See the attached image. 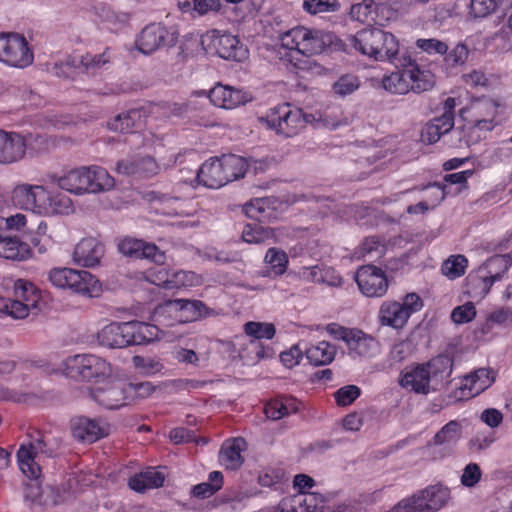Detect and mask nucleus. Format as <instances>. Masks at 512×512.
Here are the masks:
<instances>
[{
	"label": "nucleus",
	"mask_w": 512,
	"mask_h": 512,
	"mask_svg": "<svg viewBox=\"0 0 512 512\" xmlns=\"http://www.w3.org/2000/svg\"><path fill=\"white\" fill-rule=\"evenodd\" d=\"M89 180L90 193L93 194L107 192L115 187L114 178L101 166H89Z\"/></svg>",
	"instance_id": "4c0bfd02"
},
{
	"label": "nucleus",
	"mask_w": 512,
	"mask_h": 512,
	"mask_svg": "<svg viewBox=\"0 0 512 512\" xmlns=\"http://www.w3.org/2000/svg\"><path fill=\"white\" fill-rule=\"evenodd\" d=\"M197 184L207 188L218 189L226 185L223 168L218 157L205 161L197 171Z\"/></svg>",
	"instance_id": "cd10ccee"
},
{
	"label": "nucleus",
	"mask_w": 512,
	"mask_h": 512,
	"mask_svg": "<svg viewBox=\"0 0 512 512\" xmlns=\"http://www.w3.org/2000/svg\"><path fill=\"white\" fill-rule=\"evenodd\" d=\"M282 48L302 56L322 53L332 43L333 35L319 29L297 26L278 36Z\"/></svg>",
	"instance_id": "f03ea898"
},
{
	"label": "nucleus",
	"mask_w": 512,
	"mask_h": 512,
	"mask_svg": "<svg viewBox=\"0 0 512 512\" xmlns=\"http://www.w3.org/2000/svg\"><path fill=\"white\" fill-rule=\"evenodd\" d=\"M33 298L28 299V304H23L21 300H8L4 304V308L8 315L15 319H23L29 315L31 309H33Z\"/></svg>",
	"instance_id": "13d9d810"
},
{
	"label": "nucleus",
	"mask_w": 512,
	"mask_h": 512,
	"mask_svg": "<svg viewBox=\"0 0 512 512\" xmlns=\"http://www.w3.org/2000/svg\"><path fill=\"white\" fill-rule=\"evenodd\" d=\"M142 124V114L139 110L133 109L126 113L119 114L108 123L112 131L129 133L139 128Z\"/></svg>",
	"instance_id": "a19ab883"
},
{
	"label": "nucleus",
	"mask_w": 512,
	"mask_h": 512,
	"mask_svg": "<svg viewBox=\"0 0 512 512\" xmlns=\"http://www.w3.org/2000/svg\"><path fill=\"white\" fill-rule=\"evenodd\" d=\"M129 329L128 322H112L98 332V342L108 348L127 347L131 345Z\"/></svg>",
	"instance_id": "393cba45"
},
{
	"label": "nucleus",
	"mask_w": 512,
	"mask_h": 512,
	"mask_svg": "<svg viewBox=\"0 0 512 512\" xmlns=\"http://www.w3.org/2000/svg\"><path fill=\"white\" fill-rule=\"evenodd\" d=\"M71 430L77 440L93 443L109 435L110 425L102 419L80 416L72 420Z\"/></svg>",
	"instance_id": "6ab92c4d"
},
{
	"label": "nucleus",
	"mask_w": 512,
	"mask_h": 512,
	"mask_svg": "<svg viewBox=\"0 0 512 512\" xmlns=\"http://www.w3.org/2000/svg\"><path fill=\"white\" fill-rule=\"evenodd\" d=\"M14 292L16 300H21L23 304H28V299L33 298V309L37 307L40 296L31 282L18 279L14 284Z\"/></svg>",
	"instance_id": "3c124183"
},
{
	"label": "nucleus",
	"mask_w": 512,
	"mask_h": 512,
	"mask_svg": "<svg viewBox=\"0 0 512 512\" xmlns=\"http://www.w3.org/2000/svg\"><path fill=\"white\" fill-rule=\"evenodd\" d=\"M128 400L132 398L144 399L152 395L155 387L150 382L126 383Z\"/></svg>",
	"instance_id": "0e129e2a"
},
{
	"label": "nucleus",
	"mask_w": 512,
	"mask_h": 512,
	"mask_svg": "<svg viewBox=\"0 0 512 512\" xmlns=\"http://www.w3.org/2000/svg\"><path fill=\"white\" fill-rule=\"evenodd\" d=\"M421 512H438L446 506L451 498L450 490L442 484L427 486L415 493Z\"/></svg>",
	"instance_id": "4be33fe9"
},
{
	"label": "nucleus",
	"mask_w": 512,
	"mask_h": 512,
	"mask_svg": "<svg viewBox=\"0 0 512 512\" xmlns=\"http://www.w3.org/2000/svg\"><path fill=\"white\" fill-rule=\"evenodd\" d=\"M213 44L219 57L223 59L242 61L247 57V49L231 34L218 35Z\"/></svg>",
	"instance_id": "c756f323"
},
{
	"label": "nucleus",
	"mask_w": 512,
	"mask_h": 512,
	"mask_svg": "<svg viewBox=\"0 0 512 512\" xmlns=\"http://www.w3.org/2000/svg\"><path fill=\"white\" fill-rule=\"evenodd\" d=\"M264 261L270 265L276 275L284 274L289 262L287 254L283 250L275 247L267 250Z\"/></svg>",
	"instance_id": "8fccbe9b"
},
{
	"label": "nucleus",
	"mask_w": 512,
	"mask_h": 512,
	"mask_svg": "<svg viewBox=\"0 0 512 512\" xmlns=\"http://www.w3.org/2000/svg\"><path fill=\"white\" fill-rule=\"evenodd\" d=\"M316 498L314 494L293 496L283 499L279 504V512H303L302 504H310Z\"/></svg>",
	"instance_id": "4d7b16f0"
},
{
	"label": "nucleus",
	"mask_w": 512,
	"mask_h": 512,
	"mask_svg": "<svg viewBox=\"0 0 512 512\" xmlns=\"http://www.w3.org/2000/svg\"><path fill=\"white\" fill-rule=\"evenodd\" d=\"M475 316L476 309L472 302H466L465 304L454 308L451 313V319L456 324L468 323L472 321Z\"/></svg>",
	"instance_id": "052dcab7"
},
{
	"label": "nucleus",
	"mask_w": 512,
	"mask_h": 512,
	"mask_svg": "<svg viewBox=\"0 0 512 512\" xmlns=\"http://www.w3.org/2000/svg\"><path fill=\"white\" fill-rule=\"evenodd\" d=\"M355 281L366 297H382L388 290L385 273L374 265H365L358 269Z\"/></svg>",
	"instance_id": "2eb2a0df"
},
{
	"label": "nucleus",
	"mask_w": 512,
	"mask_h": 512,
	"mask_svg": "<svg viewBox=\"0 0 512 512\" xmlns=\"http://www.w3.org/2000/svg\"><path fill=\"white\" fill-rule=\"evenodd\" d=\"M30 256L29 246L16 237H4L0 235V257L22 261Z\"/></svg>",
	"instance_id": "c9c22d12"
},
{
	"label": "nucleus",
	"mask_w": 512,
	"mask_h": 512,
	"mask_svg": "<svg viewBox=\"0 0 512 512\" xmlns=\"http://www.w3.org/2000/svg\"><path fill=\"white\" fill-rule=\"evenodd\" d=\"M25 138L15 132L0 130V164H13L25 157Z\"/></svg>",
	"instance_id": "412c9836"
},
{
	"label": "nucleus",
	"mask_w": 512,
	"mask_h": 512,
	"mask_svg": "<svg viewBox=\"0 0 512 512\" xmlns=\"http://www.w3.org/2000/svg\"><path fill=\"white\" fill-rule=\"evenodd\" d=\"M380 87L394 95H406L410 92L407 59H403L401 68L385 74L380 80Z\"/></svg>",
	"instance_id": "7c9ffc66"
},
{
	"label": "nucleus",
	"mask_w": 512,
	"mask_h": 512,
	"mask_svg": "<svg viewBox=\"0 0 512 512\" xmlns=\"http://www.w3.org/2000/svg\"><path fill=\"white\" fill-rule=\"evenodd\" d=\"M498 108L493 99L478 98L469 104L466 113L474 129L490 132L497 125Z\"/></svg>",
	"instance_id": "9d476101"
},
{
	"label": "nucleus",
	"mask_w": 512,
	"mask_h": 512,
	"mask_svg": "<svg viewBox=\"0 0 512 512\" xmlns=\"http://www.w3.org/2000/svg\"><path fill=\"white\" fill-rule=\"evenodd\" d=\"M41 216L68 215L73 212L72 200L65 194L58 191H50L45 186Z\"/></svg>",
	"instance_id": "c85d7f7f"
},
{
	"label": "nucleus",
	"mask_w": 512,
	"mask_h": 512,
	"mask_svg": "<svg viewBox=\"0 0 512 512\" xmlns=\"http://www.w3.org/2000/svg\"><path fill=\"white\" fill-rule=\"evenodd\" d=\"M351 19L361 23H374L384 26L392 17L393 12L384 3H377L374 0H363L350 8Z\"/></svg>",
	"instance_id": "f3484780"
},
{
	"label": "nucleus",
	"mask_w": 512,
	"mask_h": 512,
	"mask_svg": "<svg viewBox=\"0 0 512 512\" xmlns=\"http://www.w3.org/2000/svg\"><path fill=\"white\" fill-rule=\"evenodd\" d=\"M385 41H380L375 56L373 59L377 61H388L393 62L399 52V42L396 37L390 33L384 31Z\"/></svg>",
	"instance_id": "a18cd8bd"
},
{
	"label": "nucleus",
	"mask_w": 512,
	"mask_h": 512,
	"mask_svg": "<svg viewBox=\"0 0 512 512\" xmlns=\"http://www.w3.org/2000/svg\"><path fill=\"white\" fill-rule=\"evenodd\" d=\"M246 449V442L243 438L226 440L219 452V461L222 466L229 470H236L243 464L241 453Z\"/></svg>",
	"instance_id": "473e14b6"
},
{
	"label": "nucleus",
	"mask_w": 512,
	"mask_h": 512,
	"mask_svg": "<svg viewBox=\"0 0 512 512\" xmlns=\"http://www.w3.org/2000/svg\"><path fill=\"white\" fill-rule=\"evenodd\" d=\"M510 265L511 260L506 255H495L489 258L466 278L467 294L472 298H484L494 282L503 278Z\"/></svg>",
	"instance_id": "7ed1b4c3"
},
{
	"label": "nucleus",
	"mask_w": 512,
	"mask_h": 512,
	"mask_svg": "<svg viewBox=\"0 0 512 512\" xmlns=\"http://www.w3.org/2000/svg\"><path fill=\"white\" fill-rule=\"evenodd\" d=\"M468 260L463 255H452L442 264V273L450 280L457 279L465 274Z\"/></svg>",
	"instance_id": "de8ad7c7"
},
{
	"label": "nucleus",
	"mask_w": 512,
	"mask_h": 512,
	"mask_svg": "<svg viewBox=\"0 0 512 512\" xmlns=\"http://www.w3.org/2000/svg\"><path fill=\"white\" fill-rule=\"evenodd\" d=\"M44 190V185L19 182L12 188L10 199L16 208L40 215Z\"/></svg>",
	"instance_id": "f8f14e48"
},
{
	"label": "nucleus",
	"mask_w": 512,
	"mask_h": 512,
	"mask_svg": "<svg viewBox=\"0 0 512 512\" xmlns=\"http://www.w3.org/2000/svg\"><path fill=\"white\" fill-rule=\"evenodd\" d=\"M0 62L15 68H25L33 62V52L22 35L0 33Z\"/></svg>",
	"instance_id": "0eeeda50"
},
{
	"label": "nucleus",
	"mask_w": 512,
	"mask_h": 512,
	"mask_svg": "<svg viewBox=\"0 0 512 512\" xmlns=\"http://www.w3.org/2000/svg\"><path fill=\"white\" fill-rule=\"evenodd\" d=\"M361 394V390L356 385H347L341 387L334 393L335 400L340 406H348L353 403Z\"/></svg>",
	"instance_id": "bf43d9fd"
},
{
	"label": "nucleus",
	"mask_w": 512,
	"mask_h": 512,
	"mask_svg": "<svg viewBox=\"0 0 512 512\" xmlns=\"http://www.w3.org/2000/svg\"><path fill=\"white\" fill-rule=\"evenodd\" d=\"M226 184L243 177L247 170V162L243 157L237 155H223L219 157Z\"/></svg>",
	"instance_id": "ea45409f"
},
{
	"label": "nucleus",
	"mask_w": 512,
	"mask_h": 512,
	"mask_svg": "<svg viewBox=\"0 0 512 512\" xmlns=\"http://www.w3.org/2000/svg\"><path fill=\"white\" fill-rule=\"evenodd\" d=\"M210 102L219 108L231 110L251 101V96L229 85L216 84L208 93Z\"/></svg>",
	"instance_id": "aec40b11"
},
{
	"label": "nucleus",
	"mask_w": 512,
	"mask_h": 512,
	"mask_svg": "<svg viewBox=\"0 0 512 512\" xmlns=\"http://www.w3.org/2000/svg\"><path fill=\"white\" fill-rule=\"evenodd\" d=\"M452 370L453 359L449 355H438L426 363L407 367L399 383L407 390L427 395L443 387Z\"/></svg>",
	"instance_id": "f257e3e1"
},
{
	"label": "nucleus",
	"mask_w": 512,
	"mask_h": 512,
	"mask_svg": "<svg viewBox=\"0 0 512 512\" xmlns=\"http://www.w3.org/2000/svg\"><path fill=\"white\" fill-rule=\"evenodd\" d=\"M172 310L184 313L185 321H194L208 314V308L199 300L176 299L167 303Z\"/></svg>",
	"instance_id": "e433bc0d"
},
{
	"label": "nucleus",
	"mask_w": 512,
	"mask_h": 512,
	"mask_svg": "<svg viewBox=\"0 0 512 512\" xmlns=\"http://www.w3.org/2000/svg\"><path fill=\"white\" fill-rule=\"evenodd\" d=\"M201 283L202 277L192 271H175L170 273L167 290L198 286Z\"/></svg>",
	"instance_id": "49530a36"
},
{
	"label": "nucleus",
	"mask_w": 512,
	"mask_h": 512,
	"mask_svg": "<svg viewBox=\"0 0 512 512\" xmlns=\"http://www.w3.org/2000/svg\"><path fill=\"white\" fill-rule=\"evenodd\" d=\"M340 8L337 0H304L303 9L310 14L336 12Z\"/></svg>",
	"instance_id": "5fc2aeb1"
},
{
	"label": "nucleus",
	"mask_w": 512,
	"mask_h": 512,
	"mask_svg": "<svg viewBox=\"0 0 512 512\" xmlns=\"http://www.w3.org/2000/svg\"><path fill=\"white\" fill-rule=\"evenodd\" d=\"M115 171L125 176L149 178L159 173L160 165L149 155H134L119 160Z\"/></svg>",
	"instance_id": "a211bd4d"
},
{
	"label": "nucleus",
	"mask_w": 512,
	"mask_h": 512,
	"mask_svg": "<svg viewBox=\"0 0 512 512\" xmlns=\"http://www.w3.org/2000/svg\"><path fill=\"white\" fill-rule=\"evenodd\" d=\"M98 16L111 29H117L123 26L128 22L129 19L128 14L117 12L108 6L99 8Z\"/></svg>",
	"instance_id": "864d4df0"
},
{
	"label": "nucleus",
	"mask_w": 512,
	"mask_h": 512,
	"mask_svg": "<svg viewBox=\"0 0 512 512\" xmlns=\"http://www.w3.org/2000/svg\"><path fill=\"white\" fill-rule=\"evenodd\" d=\"M91 397L106 409H119L128 401L126 383L118 380L104 381L91 390Z\"/></svg>",
	"instance_id": "ddd939ff"
},
{
	"label": "nucleus",
	"mask_w": 512,
	"mask_h": 512,
	"mask_svg": "<svg viewBox=\"0 0 512 512\" xmlns=\"http://www.w3.org/2000/svg\"><path fill=\"white\" fill-rule=\"evenodd\" d=\"M54 447L49 446L43 437L30 441L27 445H21L17 452L18 464L28 478L37 479L41 474V468L35 461L40 454L51 456Z\"/></svg>",
	"instance_id": "1a4fd4ad"
},
{
	"label": "nucleus",
	"mask_w": 512,
	"mask_h": 512,
	"mask_svg": "<svg viewBox=\"0 0 512 512\" xmlns=\"http://www.w3.org/2000/svg\"><path fill=\"white\" fill-rule=\"evenodd\" d=\"M412 353V343L409 340H401L392 346L389 358L392 363H401Z\"/></svg>",
	"instance_id": "e2e57ef3"
},
{
	"label": "nucleus",
	"mask_w": 512,
	"mask_h": 512,
	"mask_svg": "<svg viewBox=\"0 0 512 512\" xmlns=\"http://www.w3.org/2000/svg\"><path fill=\"white\" fill-rule=\"evenodd\" d=\"M298 410L297 403L293 398H277L269 401L264 408L267 418L279 420Z\"/></svg>",
	"instance_id": "79ce46f5"
},
{
	"label": "nucleus",
	"mask_w": 512,
	"mask_h": 512,
	"mask_svg": "<svg viewBox=\"0 0 512 512\" xmlns=\"http://www.w3.org/2000/svg\"><path fill=\"white\" fill-rule=\"evenodd\" d=\"M348 349L361 357H372L378 352V341L365 334L363 331L355 329L347 343Z\"/></svg>",
	"instance_id": "72a5a7b5"
},
{
	"label": "nucleus",
	"mask_w": 512,
	"mask_h": 512,
	"mask_svg": "<svg viewBox=\"0 0 512 512\" xmlns=\"http://www.w3.org/2000/svg\"><path fill=\"white\" fill-rule=\"evenodd\" d=\"M117 247L122 255L129 258L147 259L156 264H163L166 258L154 243L129 236L119 240Z\"/></svg>",
	"instance_id": "dca6fc26"
},
{
	"label": "nucleus",
	"mask_w": 512,
	"mask_h": 512,
	"mask_svg": "<svg viewBox=\"0 0 512 512\" xmlns=\"http://www.w3.org/2000/svg\"><path fill=\"white\" fill-rule=\"evenodd\" d=\"M243 241L249 244H261L271 239L276 240V230L259 223L245 225L242 231Z\"/></svg>",
	"instance_id": "37998d69"
},
{
	"label": "nucleus",
	"mask_w": 512,
	"mask_h": 512,
	"mask_svg": "<svg viewBox=\"0 0 512 512\" xmlns=\"http://www.w3.org/2000/svg\"><path fill=\"white\" fill-rule=\"evenodd\" d=\"M128 324L131 345H140L163 338L164 332L155 325L140 321H130Z\"/></svg>",
	"instance_id": "f704fd0d"
},
{
	"label": "nucleus",
	"mask_w": 512,
	"mask_h": 512,
	"mask_svg": "<svg viewBox=\"0 0 512 512\" xmlns=\"http://www.w3.org/2000/svg\"><path fill=\"white\" fill-rule=\"evenodd\" d=\"M48 280L56 288L89 297L98 296L102 290L98 279L85 270L55 267L48 272Z\"/></svg>",
	"instance_id": "39448f33"
},
{
	"label": "nucleus",
	"mask_w": 512,
	"mask_h": 512,
	"mask_svg": "<svg viewBox=\"0 0 512 512\" xmlns=\"http://www.w3.org/2000/svg\"><path fill=\"white\" fill-rule=\"evenodd\" d=\"M104 255L103 245L95 238L80 240L73 251V261L83 267H94L99 264Z\"/></svg>",
	"instance_id": "a878e982"
},
{
	"label": "nucleus",
	"mask_w": 512,
	"mask_h": 512,
	"mask_svg": "<svg viewBox=\"0 0 512 512\" xmlns=\"http://www.w3.org/2000/svg\"><path fill=\"white\" fill-rule=\"evenodd\" d=\"M176 38L173 33L161 23H151L144 27L138 35L135 44L139 52L149 55L166 45H173Z\"/></svg>",
	"instance_id": "9b49d317"
},
{
	"label": "nucleus",
	"mask_w": 512,
	"mask_h": 512,
	"mask_svg": "<svg viewBox=\"0 0 512 512\" xmlns=\"http://www.w3.org/2000/svg\"><path fill=\"white\" fill-rule=\"evenodd\" d=\"M333 87L336 94L346 96L359 88V81L357 77L353 75H345L339 78Z\"/></svg>",
	"instance_id": "338daca9"
},
{
	"label": "nucleus",
	"mask_w": 512,
	"mask_h": 512,
	"mask_svg": "<svg viewBox=\"0 0 512 512\" xmlns=\"http://www.w3.org/2000/svg\"><path fill=\"white\" fill-rule=\"evenodd\" d=\"M410 92L423 93L431 90L435 85L434 74L421 67L416 61L407 59Z\"/></svg>",
	"instance_id": "2f4dec72"
},
{
	"label": "nucleus",
	"mask_w": 512,
	"mask_h": 512,
	"mask_svg": "<svg viewBox=\"0 0 512 512\" xmlns=\"http://www.w3.org/2000/svg\"><path fill=\"white\" fill-rule=\"evenodd\" d=\"M53 182H55L60 189L74 195L90 194L89 166L71 169L62 176L54 177Z\"/></svg>",
	"instance_id": "5701e85b"
},
{
	"label": "nucleus",
	"mask_w": 512,
	"mask_h": 512,
	"mask_svg": "<svg viewBox=\"0 0 512 512\" xmlns=\"http://www.w3.org/2000/svg\"><path fill=\"white\" fill-rule=\"evenodd\" d=\"M68 368L85 381H94L98 385L112 374L111 365L99 356L93 354H77L67 360Z\"/></svg>",
	"instance_id": "6e6552de"
},
{
	"label": "nucleus",
	"mask_w": 512,
	"mask_h": 512,
	"mask_svg": "<svg viewBox=\"0 0 512 512\" xmlns=\"http://www.w3.org/2000/svg\"><path fill=\"white\" fill-rule=\"evenodd\" d=\"M462 434V426L452 420L445 424L427 443V449L434 458H444L451 455Z\"/></svg>",
	"instance_id": "4468645a"
},
{
	"label": "nucleus",
	"mask_w": 512,
	"mask_h": 512,
	"mask_svg": "<svg viewBox=\"0 0 512 512\" xmlns=\"http://www.w3.org/2000/svg\"><path fill=\"white\" fill-rule=\"evenodd\" d=\"M244 332L254 339H272L276 329L272 323L250 321L244 325Z\"/></svg>",
	"instance_id": "603ef678"
},
{
	"label": "nucleus",
	"mask_w": 512,
	"mask_h": 512,
	"mask_svg": "<svg viewBox=\"0 0 512 512\" xmlns=\"http://www.w3.org/2000/svg\"><path fill=\"white\" fill-rule=\"evenodd\" d=\"M482 476L481 469L476 463H469L463 469V473L461 475V484L465 487L471 488L476 486V484L480 481Z\"/></svg>",
	"instance_id": "69168bd1"
},
{
	"label": "nucleus",
	"mask_w": 512,
	"mask_h": 512,
	"mask_svg": "<svg viewBox=\"0 0 512 512\" xmlns=\"http://www.w3.org/2000/svg\"><path fill=\"white\" fill-rule=\"evenodd\" d=\"M335 355V346L326 341H321L306 349V357L310 364L314 366L330 364L334 360Z\"/></svg>",
	"instance_id": "58836bf2"
},
{
	"label": "nucleus",
	"mask_w": 512,
	"mask_h": 512,
	"mask_svg": "<svg viewBox=\"0 0 512 512\" xmlns=\"http://www.w3.org/2000/svg\"><path fill=\"white\" fill-rule=\"evenodd\" d=\"M110 61V54L109 50L106 49L103 53L93 55L90 53H87L83 56H81L80 64L86 69V70H93L103 67L106 63H109Z\"/></svg>",
	"instance_id": "680f3d73"
},
{
	"label": "nucleus",
	"mask_w": 512,
	"mask_h": 512,
	"mask_svg": "<svg viewBox=\"0 0 512 512\" xmlns=\"http://www.w3.org/2000/svg\"><path fill=\"white\" fill-rule=\"evenodd\" d=\"M132 363L135 368L139 369L146 375L157 374L164 368L163 364L158 359L153 357H143L136 355L132 358Z\"/></svg>",
	"instance_id": "6e6d98bb"
},
{
	"label": "nucleus",
	"mask_w": 512,
	"mask_h": 512,
	"mask_svg": "<svg viewBox=\"0 0 512 512\" xmlns=\"http://www.w3.org/2000/svg\"><path fill=\"white\" fill-rule=\"evenodd\" d=\"M423 302L416 293L406 294L402 302L394 300L384 301L378 311L377 319L380 325L396 330L402 329L412 314L420 311Z\"/></svg>",
	"instance_id": "423d86ee"
},
{
	"label": "nucleus",
	"mask_w": 512,
	"mask_h": 512,
	"mask_svg": "<svg viewBox=\"0 0 512 512\" xmlns=\"http://www.w3.org/2000/svg\"><path fill=\"white\" fill-rule=\"evenodd\" d=\"M494 380L495 376L492 370L477 369L463 377L459 386V396L460 398L475 397L489 388Z\"/></svg>",
	"instance_id": "b1692460"
},
{
	"label": "nucleus",
	"mask_w": 512,
	"mask_h": 512,
	"mask_svg": "<svg viewBox=\"0 0 512 512\" xmlns=\"http://www.w3.org/2000/svg\"><path fill=\"white\" fill-rule=\"evenodd\" d=\"M487 322L499 326L512 325V309L509 307H500L492 311L488 317Z\"/></svg>",
	"instance_id": "774afa93"
},
{
	"label": "nucleus",
	"mask_w": 512,
	"mask_h": 512,
	"mask_svg": "<svg viewBox=\"0 0 512 512\" xmlns=\"http://www.w3.org/2000/svg\"><path fill=\"white\" fill-rule=\"evenodd\" d=\"M259 121L268 130L289 138L298 135L306 125V116L301 109L284 103L270 108Z\"/></svg>",
	"instance_id": "20e7f679"
},
{
	"label": "nucleus",
	"mask_w": 512,
	"mask_h": 512,
	"mask_svg": "<svg viewBox=\"0 0 512 512\" xmlns=\"http://www.w3.org/2000/svg\"><path fill=\"white\" fill-rule=\"evenodd\" d=\"M270 206L268 198H256L244 206V211L249 218L264 221L271 216Z\"/></svg>",
	"instance_id": "09e8293b"
},
{
	"label": "nucleus",
	"mask_w": 512,
	"mask_h": 512,
	"mask_svg": "<svg viewBox=\"0 0 512 512\" xmlns=\"http://www.w3.org/2000/svg\"><path fill=\"white\" fill-rule=\"evenodd\" d=\"M384 30L379 28L362 29L350 37V44L369 58L375 56L380 41H385Z\"/></svg>",
	"instance_id": "bb28decb"
},
{
	"label": "nucleus",
	"mask_w": 512,
	"mask_h": 512,
	"mask_svg": "<svg viewBox=\"0 0 512 512\" xmlns=\"http://www.w3.org/2000/svg\"><path fill=\"white\" fill-rule=\"evenodd\" d=\"M223 485V475L219 471L209 473L208 481L197 484L192 488L193 496L201 499L209 498L218 492Z\"/></svg>",
	"instance_id": "c03bdc74"
}]
</instances>
